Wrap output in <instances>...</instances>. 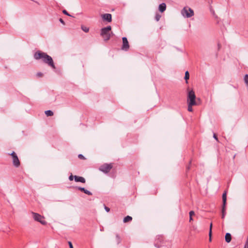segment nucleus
<instances>
[{"label":"nucleus","instance_id":"obj_19","mask_svg":"<svg viewBox=\"0 0 248 248\" xmlns=\"http://www.w3.org/2000/svg\"><path fill=\"white\" fill-rule=\"evenodd\" d=\"M185 79L186 80V83H187V80L189 79V72L188 71H186V72H185Z\"/></svg>","mask_w":248,"mask_h":248},{"label":"nucleus","instance_id":"obj_15","mask_svg":"<svg viewBox=\"0 0 248 248\" xmlns=\"http://www.w3.org/2000/svg\"><path fill=\"white\" fill-rule=\"evenodd\" d=\"M187 110L189 112H192L193 111L192 106L197 105V104H193L190 103H187Z\"/></svg>","mask_w":248,"mask_h":248},{"label":"nucleus","instance_id":"obj_4","mask_svg":"<svg viewBox=\"0 0 248 248\" xmlns=\"http://www.w3.org/2000/svg\"><path fill=\"white\" fill-rule=\"evenodd\" d=\"M182 15L185 17H190L194 15L193 10L189 7H184L181 11Z\"/></svg>","mask_w":248,"mask_h":248},{"label":"nucleus","instance_id":"obj_35","mask_svg":"<svg viewBox=\"0 0 248 248\" xmlns=\"http://www.w3.org/2000/svg\"><path fill=\"white\" fill-rule=\"evenodd\" d=\"M192 220H193L192 217H189V221L190 222Z\"/></svg>","mask_w":248,"mask_h":248},{"label":"nucleus","instance_id":"obj_2","mask_svg":"<svg viewBox=\"0 0 248 248\" xmlns=\"http://www.w3.org/2000/svg\"><path fill=\"white\" fill-rule=\"evenodd\" d=\"M111 30L110 26H108L106 27L103 28L101 30V36L103 38L105 41L109 40L110 38V34L109 31Z\"/></svg>","mask_w":248,"mask_h":248},{"label":"nucleus","instance_id":"obj_22","mask_svg":"<svg viewBox=\"0 0 248 248\" xmlns=\"http://www.w3.org/2000/svg\"><path fill=\"white\" fill-rule=\"evenodd\" d=\"M244 80L246 84L247 85H248V75L246 74L244 76Z\"/></svg>","mask_w":248,"mask_h":248},{"label":"nucleus","instance_id":"obj_8","mask_svg":"<svg viewBox=\"0 0 248 248\" xmlns=\"http://www.w3.org/2000/svg\"><path fill=\"white\" fill-rule=\"evenodd\" d=\"M122 40H123V45L122 46L121 48L122 50H124L125 51H127L129 48V43H128V40H127L126 37H123Z\"/></svg>","mask_w":248,"mask_h":248},{"label":"nucleus","instance_id":"obj_28","mask_svg":"<svg viewBox=\"0 0 248 248\" xmlns=\"http://www.w3.org/2000/svg\"><path fill=\"white\" fill-rule=\"evenodd\" d=\"M189 217H192L193 215L195 214V213L193 211H191L189 212Z\"/></svg>","mask_w":248,"mask_h":248},{"label":"nucleus","instance_id":"obj_34","mask_svg":"<svg viewBox=\"0 0 248 248\" xmlns=\"http://www.w3.org/2000/svg\"><path fill=\"white\" fill-rule=\"evenodd\" d=\"M212 223H211L210 225V229L209 230H211V232H212Z\"/></svg>","mask_w":248,"mask_h":248},{"label":"nucleus","instance_id":"obj_31","mask_svg":"<svg viewBox=\"0 0 248 248\" xmlns=\"http://www.w3.org/2000/svg\"><path fill=\"white\" fill-rule=\"evenodd\" d=\"M68 244H69V247L70 248H73V246L72 245V244L71 242H68Z\"/></svg>","mask_w":248,"mask_h":248},{"label":"nucleus","instance_id":"obj_36","mask_svg":"<svg viewBox=\"0 0 248 248\" xmlns=\"http://www.w3.org/2000/svg\"><path fill=\"white\" fill-rule=\"evenodd\" d=\"M155 246L156 247H157V248H160L159 246H157L156 244H155Z\"/></svg>","mask_w":248,"mask_h":248},{"label":"nucleus","instance_id":"obj_3","mask_svg":"<svg viewBox=\"0 0 248 248\" xmlns=\"http://www.w3.org/2000/svg\"><path fill=\"white\" fill-rule=\"evenodd\" d=\"M31 214L34 220L40 222L42 225H45L46 224L47 222L45 220L44 217L38 213L33 212H31Z\"/></svg>","mask_w":248,"mask_h":248},{"label":"nucleus","instance_id":"obj_32","mask_svg":"<svg viewBox=\"0 0 248 248\" xmlns=\"http://www.w3.org/2000/svg\"><path fill=\"white\" fill-rule=\"evenodd\" d=\"M105 210H106L107 212H109V211H110V209H109V208H108V207H107V206H105Z\"/></svg>","mask_w":248,"mask_h":248},{"label":"nucleus","instance_id":"obj_1","mask_svg":"<svg viewBox=\"0 0 248 248\" xmlns=\"http://www.w3.org/2000/svg\"><path fill=\"white\" fill-rule=\"evenodd\" d=\"M34 58L36 60L42 59L43 62L47 64L52 68L56 69L52 58L46 53L38 50L34 53Z\"/></svg>","mask_w":248,"mask_h":248},{"label":"nucleus","instance_id":"obj_7","mask_svg":"<svg viewBox=\"0 0 248 248\" xmlns=\"http://www.w3.org/2000/svg\"><path fill=\"white\" fill-rule=\"evenodd\" d=\"M10 155L13 158V163L14 166L16 168L20 166V163L16 154L15 152H13Z\"/></svg>","mask_w":248,"mask_h":248},{"label":"nucleus","instance_id":"obj_11","mask_svg":"<svg viewBox=\"0 0 248 248\" xmlns=\"http://www.w3.org/2000/svg\"><path fill=\"white\" fill-rule=\"evenodd\" d=\"M77 188L78 190H80L81 191L83 192L86 194H87L88 195H92V193L90 191H89V190H88L87 189H85V188H84V187H77Z\"/></svg>","mask_w":248,"mask_h":248},{"label":"nucleus","instance_id":"obj_10","mask_svg":"<svg viewBox=\"0 0 248 248\" xmlns=\"http://www.w3.org/2000/svg\"><path fill=\"white\" fill-rule=\"evenodd\" d=\"M74 179L75 181L77 182H81L82 183H85L86 182L85 178L81 176L75 175L74 176Z\"/></svg>","mask_w":248,"mask_h":248},{"label":"nucleus","instance_id":"obj_29","mask_svg":"<svg viewBox=\"0 0 248 248\" xmlns=\"http://www.w3.org/2000/svg\"><path fill=\"white\" fill-rule=\"evenodd\" d=\"M74 178V176L72 174H71V175H70V176H69V180L70 181H72V180H73V178Z\"/></svg>","mask_w":248,"mask_h":248},{"label":"nucleus","instance_id":"obj_26","mask_svg":"<svg viewBox=\"0 0 248 248\" xmlns=\"http://www.w3.org/2000/svg\"><path fill=\"white\" fill-rule=\"evenodd\" d=\"M62 13H63L64 15H67V16H71V15H69V14H68V13L67 12V11H66V10H63L62 11Z\"/></svg>","mask_w":248,"mask_h":248},{"label":"nucleus","instance_id":"obj_5","mask_svg":"<svg viewBox=\"0 0 248 248\" xmlns=\"http://www.w3.org/2000/svg\"><path fill=\"white\" fill-rule=\"evenodd\" d=\"M113 165L112 164H107L105 163L101 165L99 168V170L103 172L104 173H107L110 171L111 169L112 168Z\"/></svg>","mask_w":248,"mask_h":248},{"label":"nucleus","instance_id":"obj_6","mask_svg":"<svg viewBox=\"0 0 248 248\" xmlns=\"http://www.w3.org/2000/svg\"><path fill=\"white\" fill-rule=\"evenodd\" d=\"M196 95L193 90L189 91L188 93L187 103L197 104L196 102Z\"/></svg>","mask_w":248,"mask_h":248},{"label":"nucleus","instance_id":"obj_12","mask_svg":"<svg viewBox=\"0 0 248 248\" xmlns=\"http://www.w3.org/2000/svg\"><path fill=\"white\" fill-rule=\"evenodd\" d=\"M166 9V5L165 3H161L159 5L158 9L161 13L164 12Z\"/></svg>","mask_w":248,"mask_h":248},{"label":"nucleus","instance_id":"obj_17","mask_svg":"<svg viewBox=\"0 0 248 248\" xmlns=\"http://www.w3.org/2000/svg\"><path fill=\"white\" fill-rule=\"evenodd\" d=\"M226 206H223V205H222V218H224L225 217V215H226Z\"/></svg>","mask_w":248,"mask_h":248},{"label":"nucleus","instance_id":"obj_20","mask_svg":"<svg viewBox=\"0 0 248 248\" xmlns=\"http://www.w3.org/2000/svg\"><path fill=\"white\" fill-rule=\"evenodd\" d=\"M81 28L82 30L85 32H88L89 31V28L85 26H81Z\"/></svg>","mask_w":248,"mask_h":248},{"label":"nucleus","instance_id":"obj_37","mask_svg":"<svg viewBox=\"0 0 248 248\" xmlns=\"http://www.w3.org/2000/svg\"><path fill=\"white\" fill-rule=\"evenodd\" d=\"M189 169H190V167H189V166H188V167H187V170H189Z\"/></svg>","mask_w":248,"mask_h":248},{"label":"nucleus","instance_id":"obj_33","mask_svg":"<svg viewBox=\"0 0 248 248\" xmlns=\"http://www.w3.org/2000/svg\"><path fill=\"white\" fill-rule=\"evenodd\" d=\"M59 21H60V22L61 23H62V24H63V25H64V24H65V23H64V21L63 20V19H62V18H60Z\"/></svg>","mask_w":248,"mask_h":248},{"label":"nucleus","instance_id":"obj_23","mask_svg":"<svg viewBox=\"0 0 248 248\" xmlns=\"http://www.w3.org/2000/svg\"><path fill=\"white\" fill-rule=\"evenodd\" d=\"M116 238L117 239V243L119 244L121 242V238L120 236L118 234H116Z\"/></svg>","mask_w":248,"mask_h":248},{"label":"nucleus","instance_id":"obj_24","mask_svg":"<svg viewBox=\"0 0 248 248\" xmlns=\"http://www.w3.org/2000/svg\"><path fill=\"white\" fill-rule=\"evenodd\" d=\"M78 157L81 159H85V157L81 154L78 155Z\"/></svg>","mask_w":248,"mask_h":248},{"label":"nucleus","instance_id":"obj_14","mask_svg":"<svg viewBox=\"0 0 248 248\" xmlns=\"http://www.w3.org/2000/svg\"><path fill=\"white\" fill-rule=\"evenodd\" d=\"M225 241L227 243H230L232 240V236L231 234L227 232L226 233L225 237Z\"/></svg>","mask_w":248,"mask_h":248},{"label":"nucleus","instance_id":"obj_25","mask_svg":"<svg viewBox=\"0 0 248 248\" xmlns=\"http://www.w3.org/2000/svg\"><path fill=\"white\" fill-rule=\"evenodd\" d=\"M209 240L210 242H211L212 241V232H211V230H209Z\"/></svg>","mask_w":248,"mask_h":248},{"label":"nucleus","instance_id":"obj_30","mask_svg":"<svg viewBox=\"0 0 248 248\" xmlns=\"http://www.w3.org/2000/svg\"><path fill=\"white\" fill-rule=\"evenodd\" d=\"M213 137H214V138L216 140L218 141L217 137V135H216L215 133H214Z\"/></svg>","mask_w":248,"mask_h":248},{"label":"nucleus","instance_id":"obj_27","mask_svg":"<svg viewBox=\"0 0 248 248\" xmlns=\"http://www.w3.org/2000/svg\"><path fill=\"white\" fill-rule=\"evenodd\" d=\"M43 75V73H42L41 72H38L36 74V76L38 77H42Z\"/></svg>","mask_w":248,"mask_h":248},{"label":"nucleus","instance_id":"obj_13","mask_svg":"<svg viewBox=\"0 0 248 248\" xmlns=\"http://www.w3.org/2000/svg\"><path fill=\"white\" fill-rule=\"evenodd\" d=\"M227 201V192L225 191L222 195V202L223 206H226Z\"/></svg>","mask_w":248,"mask_h":248},{"label":"nucleus","instance_id":"obj_18","mask_svg":"<svg viewBox=\"0 0 248 248\" xmlns=\"http://www.w3.org/2000/svg\"><path fill=\"white\" fill-rule=\"evenodd\" d=\"M45 114L47 116H52L53 115V112L50 110L45 111Z\"/></svg>","mask_w":248,"mask_h":248},{"label":"nucleus","instance_id":"obj_21","mask_svg":"<svg viewBox=\"0 0 248 248\" xmlns=\"http://www.w3.org/2000/svg\"><path fill=\"white\" fill-rule=\"evenodd\" d=\"M161 17V16L159 14H156L155 16V19L156 21H158L160 18Z\"/></svg>","mask_w":248,"mask_h":248},{"label":"nucleus","instance_id":"obj_9","mask_svg":"<svg viewBox=\"0 0 248 248\" xmlns=\"http://www.w3.org/2000/svg\"><path fill=\"white\" fill-rule=\"evenodd\" d=\"M102 17L104 20L110 22L112 20L111 15L110 14H104L102 15Z\"/></svg>","mask_w":248,"mask_h":248},{"label":"nucleus","instance_id":"obj_16","mask_svg":"<svg viewBox=\"0 0 248 248\" xmlns=\"http://www.w3.org/2000/svg\"><path fill=\"white\" fill-rule=\"evenodd\" d=\"M132 220V217L129 216H127L124 218L123 221L124 223H126L131 221Z\"/></svg>","mask_w":248,"mask_h":248}]
</instances>
